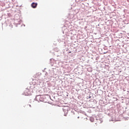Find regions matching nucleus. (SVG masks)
Wrapping results in <instances>:
<instances>
[{"mask_svg":"<svg viewBox=\"0 0 129 129\" xmlns=\"http://www.w3.org/2000/svg\"><path fill=\"white\" fill-rule=\"evenodd\" d=\"M37 4L36 3H33L32 4H31V7L33 8V9H36L37 8Z\"/></svg>","mask_w":129,"mask_h":129,"instance_id":"1","label":"nucleus"},{"mask_svg":"<svg viewBox=\"0 0 129 129\" xmlns=\"http://www.w3.org/2000/svg\"><path fill=\"white\" fill-rule=\"evenodd\" d=\"M29 106H30V107H31V105L30 104H29Z\"/></svg>","mask_w":129,"mask_h":129,"instance_id":"2","label":"nucleus"},{"mask_svg":"<svg viewBox=\"0 0 129 129\" xmlns=\"http://www.w3.org/2000/svg\"><path fill=\"white\" fill-rule=\"evenodd\" d=\"M72 52H69V53H71Z\"/></svg>","mask_w":129,"mask_h":129,"instance_id":"3","label":"nucleus"},{"mask_svg":"<svg viewBox=\"0 0 129 129\" xmlns=\"http://www.w3.org/2000/svg\"><path fill=\"white\" fill-rule=\"evenodd\" d=\"M64 116H66V115H64Z\"/></svg>","mask_w":129,"mask_h":129,"instance_id":"4","label":"nucleus"}]
</instances>
